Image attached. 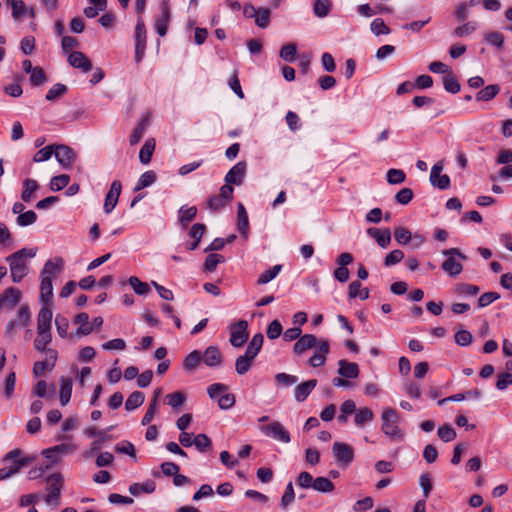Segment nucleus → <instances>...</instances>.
I'll list each match as a JSON object with an SVG mask.
<instances>
[{
    "instance_id": "f257e3e1",
    "label": "nucleus",
    "mask_w": 512,
    "mask_h": 512,
    "mask_svg": "<svg viewBox=\"0 0 512 512\" xmlns=\"http://www.w3.org/2000/svg\"><path fill=\"white\" fill-rule=\"evenodd\" d=\"M63 260L56 258L54 260H48L41 272V284H40V299L47 306L53 296V285L52 278L62 269Z\"/></svg>"
},
{
    "instance_id": "f03ea898",
    "label": "nucleus",
    "mask_w": 512,
    "mask_h": 512,
    "mask_svg": "<svg viewBox=\"0 0 512 512\" xmlns=\"http://www.w3.org/2000/svg\"><path fill=\"white\" fill-rule=\"evenodd\" d=\"M36 251L33 249H21L7 258L10 264L11 276L14 282H19L28 273L27 259L33 258Z\"/></svg>"
},
{
    "instance_id": "7ed1b4c3",
    "label": "nucleus",
    "mask_w": 512,
    "mask_h": 512,
    "mask_svg": "<svg viewBox=\"0 0 512 512\" xmlns=\"http://www.w3.org/2000/svg\"><path fill=\"white\" fill-rule=\"evenodd\" d=\"M382 431L391 439H402L403 435L398 427L399 416L392 408H385L381 415Z\"/></svg>"
},
{
    "instance_id": "20e7f679",
    "label": "nucleus",
    "mask_w": 512,
    "mask_h": 512,
    "mask_svg": "<svg viewBox=\"0 0 512 512\" xmlns=\"http://www.w3.org/2000/svg\"><path fill=\"white\" fill-rule=\"evenodd\" d=\"M442 254L447 257L442 264V269L452 277L458 276L463 270V265L456 259V257L461 260H465L466 256L457 248L443 250Z\"/></svg>"
},
{
    "instance_id": "39448f33",
    "label": "nucleus",
    "mask_w": 512,
    "mask_h": 512,
    "mask_svg": "<svg viewBox=\"0 0 512 512\" xmlns=\"http://www.w3.org/2000/svg\"><path fill=\"white\" fill-rule=\"evenodd\" d=\"M47 495L45 502L47 505L58 506L60 502L61 490L63 487V477L59 473L50 475L47 478Z\"/></svg>"
},
{
    "instance_id": "423d86ee",
    "label": "nucleus",
    "mask_w": 512,
    "mask_h": 512,
    "mask_svg": "<svg viewBox=\"0 0 512 512\" xmlns=\"http://www.w3.org/2000/svg\"><path fill=\"white\" fill-rule=\"evenodd\" d=\"M248 322L239 320L230 326L229 342L233 347H242L248 339Z\"/></svg>"
},
{
    "instance_id": "0eeeda50",
    "label": "nucleus",
    "mask_w": 512,
    "mask_h": 512,
    "mask_svg": "<svg viewBox=\"0 0 512 512\" xmlns=\"http://www.w3.org/2000/svg\"><path fill=\"white\" fill-rule=\"evenodd\" d=\"M260 430L267 436L276 441L282 443L290 442L289 432L284 428V426L278 422L273 421L268 425L262 426Z\"/></svg>"
},
{
    "instance_id": "6e6552de",
    "label": "nucleus",
    "mask_w": 512,
    "mask_h": 512,
    "mask_svg": "<svg viewBox=\"0 0 512 512\" xmlns=\"http://www.w3.org/2000/svg\"><path fill=\"white\" fill-rule=\"evenodd\" d=\"M135 38H136V47H135V60L140 62L144 56L146 49V29L144 22L141 18L138 19L136 27H135Z\"/></svg>"
},
{
    "instance_id": "1a4fd4ad",
    "label": "nucleus",
    "mask_w": 512,
    "mask_h": 512,
    "mask_svg": "<svg viewBox=\"0 0 512 512\" xmlns=\"http://www.w3.org/2000/svg\"><path fill=\"white\" fill-rule=\"evenodd\" d=\"M54 154L57 161L64 168H70L76 159V153L66 145H54Z\"/></svg>"
},
{
    "instance_id": "9d476101",
    "label": "nucleus",
    "mask_w": 512,
    "mask_h": 512,
    "mask_svg": "<svg viewBox=\"0 0 512 512\" xmlns=\"http://www.w3.org/2000/svg\"><path fill=\"white\" fill-rule=\"evenodd\" d=\"M76 450V446L73 444L62 443L48 449H45L42 454L53 463H56L64 455L72 453Z\"/></svg>"
},
{
    "instance_id": "9b49d317",
    "label": "nucleus",
    "mask_w": 512,
    "mask_h": 512,
    "mask_svg": "<svg viewBox=\"0 0 512 512\" xmlns=\"http://www.w3.org/2000/svg\"><path fill=\"white\" fill-rule=\"evenodd\" d=\"M332 450L338 462L348 465L353 461L354 450L350 445L342 442H335Z\"/></svg>"
},
{
    "instance_id": "f8f14e48",
    "label": "nucleus",
    "mask_w": 512,
    "mask_h": 512,
    "mask_svg": "<svg viewBox=\"0 0 512 512\" xmlns=\"http://www.w3.org/2000/svg\"><path fill=\"white\" fill-rule=\"evenodd\" d=\"M442 169V162L433 165L430 173V182L433 186L444 190L450 187V178L446 174H441Z\"/></svg>"
},
{
    "instance_id": "ddd939ff",
    "label": "nucleus",
    "mask_w": 512,
    "mask_h": 512,
    "mask_svg": "<svg viewBox=\"0 0 512 512\" xmlns=\"http://www.w3.org/2000/svg\"><path fill=\"white\" fill-rule=\"evenodd\" d=\"M330 345L327 340H319L314 354L309 358V364L312 367L323 366L326 362V356L329 353Z\"/></svg>"
},
{
    "instance_id": "4468645a",
    "label": "nucleus",
    "mask_w": 512,
    "mask_h": 512,
    "mask_svg": "<svg viewBox=\"0 0 512 512\" xmlns=\"http://www.w3.org/2000/svg\"><path fill=\"white\" fill-rule=\"evenodd\" d=\"M318 340L313 334L302 335L293 346V353L297 356L304 354L307 350L316 348Z\"/></svg>"
},
{
    "instance_id": "2eb2a0df",
    "label": "nucleus",
    "mask_w": 512,
    "mask_h": 512,
    "mask_svg": "<svg viewBox=\"0 0 512 512\" xmlns=\"http://www.w3.org/2000/svg\"><path fill=\"white\" fill-rule=\"evenodd\" d=\"M121 191H122V184L120 183V181H118V180L113 181L111 184L110 190L108 191L106 198H105L104 210L106 213H110L115 208V206L117 205L119 196L121 194Z\"/></svg>"
},
{
    "instance_id": "dca6fc26",
    "label": "nucleus",
    "mask_w": 512,
    "mask_h": 512,
    "mask_svg": "<svg viewBox=\"0 0 512 512\" xmlns=\"http://www.w3.org/2000/svg\"><path fill=\"white\" fill-rule=\"evenodd\" d=\"M47 357L44 361H39L34 364L33 373L36 377L42 375L45 370H52L57 360V352L53 349L47 350Z\"/></svg>"
},
{
    "instance_id": "f3484780",
    "label": "nucleus",
    "mask_w": 512,
    "mask_h": 512,
    "mask_svg": "<svg viewBox=\"0 0 512 512\" xmlns=\"http://www.w3.org/2000/svg\"><path fill=\"white\" fill-rule=\"evenodd\" d=\"M52 311L48 306L40 309L37 317V333H51Z\"/></svg>"
},
{
    "instance_id": "a211bd4d",
    "label": "nucleus",
    "mask_w": 512,
    "mask_h": 512,
    "mask_svg": "<svg viewBox=\"0 0 512 512\" xmlns=\"http://www.w3.org/2000/svg\"><path fill=\"white\" fill-rule=\"evenodd\" d=\"M68 63L76 68L80 69L83 72H88L92 68L91 61L86 57V55L79 51L72 52L68 57Z\"/></svg>"
},
{
    "instance_id": "6ab92c4d",
    "label": "nucleus",
    "mask_w": 512,
    "mask_h": 512,
    "mask_svg": "<svg viewBox=\"0 0 512 512\" xmlns=\"http://www.w3.org/2000/svg\"><path fill=\"white\" fill-rule=\"evenodd\" d=\"M246 172V163L241 161L234 165L225 176L228 184L240 185Z\"/></svg>"
},
{
    "instance_id": "aec40b11",
    "label": "nucleus",
    "mask_w": 512,
    "mask_h": 512,
    "mask_svg": "<svg viewBox=\"0 0 512 512\" xmlns=\"http://www.w3.org/2000/svg\"><path fill=\"white\" fill-rule=\"evenodd\" d=\"M21 454H22V452L20 449H14V450L10 451L8 454H6V456L4 458V461L13 460V463L9 467H7L10 470L11 475L18 473V471L22 467H24L28 464V459H25V458L19 459Z\"/></svg>"
},
{
    "instance_id": "412c9836",
    "label": "nucleus",
    "mask_w": 512,
    "mask_h": 512,
    "mask_svg": "<svg viewBox=\"0 0 512 512\" xmlns=\"http://www.w3.org/2000/svg\"><path fill=\"white\" fill-rule=\"evenodd\" d=\"M203 361L209 367H218L223 362V356L218 347L209 346L203 354Z\"/></svg>"
},
{
    "instance_id": "4be33fe9",
    "label": "nucleus",
    "mask_w": 512,
    "mask_h": 512,
    "mask_svg": "<svg viewBox=\"0 0 512 512\" xmlns=\"http://www.w3.org/2000/svg\"><path fill=\"white\" fill-rule=\"evenodd\" d=\"M338 374L344 378H357L359 375V367L354 362H348L347 360H340L338 362Z\"/></svg>"
},
{
    "instance_id": "5701e85b",
    "label": "nucleus",
    "mask_w": 512,
    "mask_h": 512,
    "mask_svg": "<svg viewBox=\"0 0 512 512\" xmlns=\"http://www.w3.org/2000/svg\"><path fill=\"white\" fill-rule=\"evenodd\" d=\"M367 233L373 237L377 244L382 248H386L391 242V233L389 229L381 231L378 228L371 227L367 230Z\"/></svg>"
},
{
    "instance_id": "b1692460",
    "label": "nucleus",
    "mask_w": 512,
    "mask_h": 512,
    "mask_svg": "<svg viewBox=\"0 0 512 512\" xmlns=\"http://www.w3.org/2000/svg\"><path fill=\"white\" fill-rule=\"evenodd\" d=\"M317 380L311 379L299 384L294 391V397L298 402L304 401L316 387Z\"/></svg>"
},
{
    "instance_id": "393cba45",
    "label": "nucleus",
    "mask_w": 512,
    "mask_h": 512,
    "mask_svg": "<svg viewBox=\"0 0 512 512\" xmlns=\"http://www.w3.org/2000/svg\"><path fill=\"white\" fill-rule=\"evenodd\" d=\"M74 323L79 324V328L76 330V336H86L93 331V326L89 323V316L87 313H79L74 318Z\"/></svg>"
},
{
    "instance_id": "a878e982",
    "label": "nucleus",
    "mask_w": 512,
    "mask_h": 512,
    "mask_svg": "<svg viewBox=\"0 0 512 512\" xmlns=\"http://www.w3.org/2000/svg\"><path fill=\"white\" fill-rule=\"evenodd\" d=\"M72 393V380L69 378L62 377L60 379V403L65 406L69 403Z\"/></svg>"
},
{
    "instance_id": "bb28decb",
    "label": "nucleus",
    "mask_w": 512,
    "mask_h": 512,
    "mask_svg": "<svg viewBox=\"0 0 512 512\" xmlns=\"http://www.w3.org/2000/svg\"><path fill=\"white\" fill-rule=\"evenodd\" d=\"M4 302L5 307L12 308L14 307L20 300L21 292L14 287L7 288L3 294H0Z\"/></svg>"
},
{
    "instance_id": "cd10ccee",
    "label": "nucleus",
    "mask_w": 512,
    "mask_h": 512,
    "mask_svg": "<svg viewBox=\"0 0 512 512\" xmlns=\"http://www.w3.org/2000/svg\"><path fill=\"white\" fill-rule=\"evenodd\" d=\"M155 150V140L149 138L145 141L139 152V160L142 164H148L151 161L153 152Z\"/></svg>"
},
{
    "instance_id": "c85d7f7f",
    "label": "nucleus",
    "mask_w": 512,
    "mask_h": 512,
    "mask_svg": "<svg viewBox=\"0 0 512 512\" xmlns=\"http://www.w3.org/2000/svg\"><path fill=\"white\" fill-rule=\"evenodd\" d=\"M254 359H255V357L249 356V354L246 353V352H245L244 355L239 356L236 359V362H235V370H236V372L239 375H243L246 372H248L249 369L252 366V363H253Z\"/></svg>"
},
{
    "instance_id": "c756f323",
    "label": "nucleus",
    "mask_w": 512,
    "mask_h": 512,
    "mask_svg": "<svg viewBox=\"0 0 512 512\" xmlns=\"http://www.w3.org/2000/svg\"><path fill=\"white\" fill-rule=\"evenodd\" d=\"M237 218H238V224H237L238 230L240 231L241 234H243L246 237L247 232H248L249 221H248V215H247L246 209L242 203H238Z\"/></svg>"
},
{
    "instance_id": "7c9ffc66",
    "label": "nucleus",
    "mask_w": 512,
    "mask_h": 512,
    "mask_svg": "<svg viewBox=\"0 0 512 512\" xmlns=\"http://www.w3.org/2000/svg\"><path fill=\"white\" fill-rule=\"evenodd\" d=\"M201 359H202V357H201L200 352L197 350H194L191 353H189L186 356V358L184 359L183 368L188 372H192L200 364Z\"/></svg>"
},
{
    "instance_id": "2f4dec72",
    "label": "nucleus",
    "mask_w": 512,
    "mask_h": 512,
    "mask_svg": "<svg viewBox=\"0 0 512 512\" xmlns=\"http://www.w3.org/2000/svg\"><path fill=\"white\" fill-rule=\"evenodd\" d=\"M263 342V335L261 333L255 334L249 342L245 352L248 353L249 356L256 357L262 348Z\"/></svg>"
},
{
    "instance_id": "473e14b6",
    "label": "nucleus",
    "mask_w": 512,
    "mask_h": 512,
    "mask_svg": "<svg viewBox=\"0 0 512 512\" xmlns=\"http://www.w3.org/2000/svg\"><path fill=\"white\" fill-rule=\"evenodd\" d=\"M170 19V11L167 6L162 8V16L156 21V30L160 36H165L168 29V23Z\"/></svg>"
},
{
    "instance_id": "72a5a7b5",
    "label": "nucleus",
    "mask_w": 512,
    "mask_h": 512,
    "mask_svg": "<svg viewBox=\"0 0 512 512\" xmlns=\"http://www.w3.org/2000/svg\"><path fill=\"white\" fill-rule=\"evenodd\" d=\"M145 400V395L140 391H134L130 394L125 402V408L128 411L134 410L141 406Z\"/></svg>"
},
{
    "instance_id": "f704fd0d",
    "label": "nucleus",
    "mask_w": 512,
    "mask_h": 512,
    "mask_svg": "<svg viewBox=\"0 0 512 512\" xmlns=\"http://www.w3.org/2000/svg\"><path fill=\"white\" fill-rule=\"evenodd\" d=\"M12 8V17L15 20H20L27 12L28 8L22 0H6Z\"/></svg>"
},
{
    "instance_id": "c9c22d12",
    "label": "nucleus",
    "mask_w": 512,
    "mask_h": 512,
    "mask_svg": "<svg viewBox=\"0 0 512 512\" xmlns=\"http://www.w3.org/2000/svg\"><path fill=\"white\" fill-rule=\"evenodd\" d=\"M155 488H156L155 482L149 480L143 484L135 483V484L131 485L129 487V492L134 496H138L141 492L152 493V492H154Z\"/></svg>"
},
{
    "instance_id": "e433bc0d",
    "label": "nucleus",
    "mask_w": 512,
    "mask_h": 512,
    "mask_svg": "<svg viewBox=\"0 0 512 512\" xmlns=\"http://www.w3.org/2000/svg\"><path fill=\"white\" fill-rule=\"evenodd\" d=\"M374 419V413L368 407L360 408L355 414V423L358 426H362L367 422H371Z\"/></svg>"
},
{
    "instance_id": "4c0bfd02",
    "label": "nucleus",
    "mask_w": 512,
    "mask_h": 512,
    "mask_svg": "<svg viewBox=\"0 0 512 512\" xmlns=\"http://www.w3.org/2000/svg\"><path fill=\"white\" fill-rule=\"evenodd\" d=\"M312 488L318 492L329 493L334 490V484L326 477H317Z\"/></svg>"
},
{
    "instance_id": "58836bf2",
    "label": "nucleus",
    "mask_w": 512,
    "mask_h": 512,
    "mask_svg": "<svg viewBox=\"0 0 512 512\" xmlns=\"http://www.w3.org/2000/svg\"><path fill=\"white\" fill-rule=\"evenodd\" d=\"M148 120V116L143 118L133 130L129 140L131 145H136L141 140L148 125Z\"/></svg>"
},
{
    "instance_id": "ea45409f",
    "label": "nucleus",
    "mask_w": 512,
    "mask_h": 512,
    "mask_svg": "<svg viewBox=\"0 0 512 512\" xmlns=\"http://www.w3.org/2000/svg\"><path fill=\"white\" fill-rule=\"evenodd\" d=\"M52 341V334L51 333H37V337L34 340V348L37 351L40 352H46L47 353V346Z\"/></svg>"
},
{
    "instance_id": "a19ab883",
    "label": "nucleus",
    "mask_w": 512,
    "mask_h": 512,
    "mask_svg": "<svg viewBox=\"0 0 512 512\" xmlns=\"http://www.w3.org/2000/svg\"><path fill=\"white\" fill-rule=\"evenodd\" d=\"M167 404L173 408L178 409L180 408L184 402L186 401V395L185 393L181 391L173 392L166 395Z\"/></svg>"
},
{
    "instance_id": "79ce46f5",
    "label": "nucleus",
    "mask_w": 512,
    "mask_h": 512,
    "mask_svg": "<svg viewBox=\"0 0 512 512\" xmlns=\"http://www.w3.org/2000/svg\"><path fill=\"white\" fill-rule=\"evenodd\" d=\"M499 92L498 85H488L476 94L478 101H489L493 99Z\"/></svg>"
},
{
    "instance_id": "37998d69",
    "label": "nucleus",
    "mask_w": 512,
    "mask_h": 512,
    "mask_svg": "<svg viewBox=\"0 0 512 512\" xmlns=\"http://www.w3.org/2000/svg\"><path fill=\"white\" fill-rule=\"evenodd\" d=\"M330 8V0H315L313 4V12L319 18L326 17L329 14Z\"/></svg>"
},
{
    "instance_id": "c03bdc74",
    "label": "nucleus",
    "mask_w": 512,
    "mask_h": 512,
    "mask_svg": "<svg viewBox=\"0 0 512 512\" xmlns=\"http://www.w3.org/2000/svg\"><path fill=\"white\" fill-rule=\"evenodd\" d=\"M389 135L390 131L388 129H383L382 131L371 136L369 139L370 145L375 149L383 148V143L388 140Z\"/></svg>"
},
{
    "instance_id": "a18cd8bd",
    "label": "nucleus",
    "mask_w": 512,
    "mask_h": 512,
    "mask_svg": "<svg viewBox=\"0 0 512 512\" xmlns=\"http://www.w3.org/2000/svg\"><path fill=\"white\" fill-rule=\"evenodd\" d=\"M156 181V174L153 171H146L143 173L137 181L135 191L142 190Z\"/></svg>"
},
{
    "instance_id": "49530a36",
    "label": "nucleus",
    "mask_w": 512,
    "mask_h": 512,
    "mask_svg": "<svg viewBox=\"0 0 512 512\" xmlns=\"http://www.w3.org/2000/svg\"><path fill=\"white\" fill-rule=\"evenodd\" d=\"M281 269H282L281 265H275L272 268L266 270L259 276V278L257 280V284L264 285V284L269 283L271 280H273L279 274Z\"/></svg>"
},
{
    "instance_id": "de8ad7c7",
    "label": "nucleus",
    "mask_w": 512,
    "mask_h": 512,
    "mask_svg": "<svg viewBox=\"0 0 512 512\" xmlns=\"http://www.w3.org/2000/svg\"><path fill=\"white\" fill-rule=\"evenodd\" d=\"M443 85L446 91L450 93H458L460 91V83L457 78L450 72L443 78Z\"/></svg>"
},
{
    "instance_id": "09e8293b",
    "label": "nucleus",
    "mask_w": 512,
    "mask_h": 512,
    "mask_svg": "<svg viewBox=\"0 0 512 512\" xmlns=\"http://www.w3.org/2000/svg\"><path fill=\"white\" fill-rule=\"evenodd\" d=\"M387 182L391 185L401 184L405 181L406 175L403 170L390 169L386 174Z\"/></svg>"
},
{
    "instance_id": "8fccbe9b",
    "label": "nucleus",
    "mask_w": 512,
    "mask_h": 512,
    "mask_svg": "<svg viewBox=\"0 0 512 512\" xmlns=\"http://www.w3.org/2000/svg\"><path fill=\"white\" fill-rule=\"evenodd\" d=\"M478 28V24L474 21L464 23L461 26H458L454 30V35L457 37H465L472 34Z\"/></svg>"
},
{
    "instance_id": "3c124183",
    "label": "nucleus",
    "mask_w": 512,
    "mask_h": 512,
    "mask_svg": "<svg viewBox=\"0 0 512 512\" xmlns=\"http://www.w3.org/2000/svg\"><path fill=\"white\" fill-rule=\"evenodd\" d=\"M437 434H438L439 438L441 440H443L444 442H450V441L454 440L457 436L456 431L449 424L439 427Z\"/></svg>"
},
{
    "instance_id": "603ef678",
    "label": "nucleus",
    "mask_w": 512,
    "mask_h": 512,
    "mask_svg": "<svg viewBox=\"0 0 512 512\" xmlns=\"http://www.w3.org/2000/svg\"><path fill=\"white\" fill-rule=\"evenodd\" d=\"M224 260H225L224 257L219 254H216V253L209 254L204 262V270L208 271V272H212L216 269L217 265L219 263L224 262Z\"/></svg>"
},
{
    "instance_id": "864d4df0",
    "label": "nucleus",
    "mask_w": 512,
    "mask_h": 512,
    "mask_svg": "<svg viewBox=\"0 0 512 512\" xmlns=\"http://www.w3.org/2000/svg\"><path fill=\"white\" fill-rule=\"evenodd\" d=\"M55 326L57 333L60 337L64 338L67 336L69 329V320L66 317L57 314L55 317Z\"/></svg>"
},
{
    "instance_id": "5fc2aeb1",
    "label": "nucleus",
    "mask_w": 512,
    "mask_h": 512,
    "mask_svg": "<svg viewBox=\"0 0 512 512\" xmlns=\"http://www.w3.org/2000/svg\"><path fill=\"white\" fill-rule=\"evenodd\" d=\"M129 283L134 289L135 293L139 295H146L149 291V285L145 282H142L138 277L131 276L129 278Z\"/></svg>"
},
{
    "instance_id": "6e6d98bb",
    "label": "nucleus",
    "mask_w": 512,
    "mask_h": 512,
    "mask_svg": "<svg viewBox=\"0 0 512 512\" xmlns=\"http://www.w3.org/2000/svg\"><path fill=\"white\" fill-rule=\"evenodd\" d=\"M47 81L44 70L36 66L35 69L30 73V82L33 86H40Z\"/></svg>"
},
{
    "instance_id": "4d7b16f0",
    "label": "nucleus",
    "mask_w": 512,
    "mask_h": 512,
    "mask_svg": "<svg viewBox=\"0 0 512 512\" xmlns=\"http://www.w3.org/2000/svg\"><path fill=\"white\" fill-rule=\"evenodd\" d=\"M297 53V47L293 43H289L284 45L280 50V57L288 62H292L295 60Z\"/></svg>"
},
{
    "instance_id": "13d9d810",
    "label": "nucleus",
    "mask_w": 512,
    "mask_h": 512,
    "mask_svg": "<svg viewBox=\"0 0 512 512\" xmlns=\"http://www.w3.org/2000/svg\"><path fill=\"white\" fill-rule=\"evenodd\" d=\"M67 91V88L63 84H55L53 87H51L47 94H46V100L48 101H54L60 97H62L65 92Z\"/></svg>"
},
{
    "instance_id": "bf43d9fd",
    "label": "nucleus",
    "mask_w": 512,
    "mask_h": 512,
    "mask_svg": "<svg viewBox=\"0 0 512 512\" xmlns=\"http://www.w3.org/2000/svg\"><path fill=\"white\" fill-rule=\"evenodd\" d=\"M69 181L70 177L66 174L55 176L51 179L50 188L53 191H59L65 188L69 184Z\"/></svg>"
},
{
    "instance_id": "052dcab7",
    "label": "nucleus",
    "mask_w": 512,
    "mask_h": 512,
    "mask_svg": "<svg viewBox=\"0 0 512 512\" xmlns=\"http://www.w3.org/2000/svg\"><path fill=\"white\" fill-rule=\"evenodd\" d=\"M38 188V184L35 180L26 179L24 181V190L22 192L21 198L25 202H29L31 200V195Z\"/></svg>"
},
{
    "instance_id": "680f3d73",
    "label": "nucleus",
    "mask_w": 512,
    "mask_h": 512,
    "mask_svg": "<svg viewBox=\"0 0 512 512\" xmlns=\"http://www.w3.org/2000/svg\"><path fill=\"white\" fill-rule=\"evenodd\" d=\"M394 238L398 244L405 245L411 240V232L404 227H397L394 231Z\"/></svg>"
},
{
    "instance_id": "e2e57ef3",
    "label": "nucleus",
    "mask_w": 512,
    "mask_h": 512,
    "mask_svg": "<svg viewBox=\"0 0 512 512\" xmlns=\"http://www.w3.org/2000/svg\"><path fill=\"white\" fill-rule=\"evenodd\" d=\"M270 20V11L267 8H260L255 17V23L260 28H266Z\"/></svg>"
},
{
    "instance_id": "0e129e2a",
    "label": "nucleus",
    "mask_w": 512,
    "mask_h": 512,
    "mask_svg": "<svg viewBox=\"0 0 512 512\" xmlns=\"http://www.w3.org/2000/svg\"><path fill=\"white\" fill-rule=\"evenodd\" d=\"M193 443L200 452H205L211 447V440L206 434H198L195 436Z\"/></svg>"
},
{
    "instance_id": "69168bd1",
    "label": "nucleus",
    "mask_w": 512,
    "mask_h": 512,
    "mask_svg": "<svg viewBox=\"0 0 512 512\" xmlns=\"http://www.w3.org/2000/svg\"><path fill=\"white\" fill-rule=\"evenodd\" d=\"M472 334L464 329H460L455 334V342L460 346H468L472 343Z\"/></svg>"
},
{
    "instance_id": "338daca9",
    "label": "nucleus",
    "mask_w": 512,
    "mask_h": 512,
    "mask_svg": "<svg viewBox=\"0 0 512 512\" xmlns=\"http://www.w3.org/2000/svg\"><path fill=\"white\" fill-rule=\"evenodd\" d=\"M370 29H371L372 33H374L377 36L381 35V34L387 35L390 33L389 28L386 26L384 21L380 18H377L372 21V23L370 25Z\"/></svg>"
},
{
    "instance_id": "774afa93",
    "label": "nucleus",
    "mask_w": 512,
    "mask_h": 512,
    "mask_svg": "<svg viewBox=\"0 0 512 512\" xmlns=\"http://www.w3.org/2000/svg\"><path fill=\"white\" fill-rule=\"evenodd\" d=\"M282 334V325L278 320H273L267 327V336L269 339H277Z\"/></svg>"
}]
</instances>
